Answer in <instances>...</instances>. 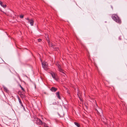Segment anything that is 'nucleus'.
<instances>
[{"instance_id": "aec40b11", "label": "nucleus", "mask_w": 127, "mask_h": 127, "mask_svg": "<svg viewBox=\"0 0 127 127\" xmlns=\"http://www.w3.org/2000/svg\"><path fill=\"white\" fill-rule=\"evenodd\" d=\"M20 104L21 105V106H22V107H23V108H24V109H25V108H24V106H23V104H22H22Z\"/></svg>"}, {"instance_id": "f257e3e1", "label": "nucleus", "mask_w": 127, "mask_h": 127, "mask_svg": "<svg viewBox=\"0 0 127 127\" xmlns=\"http://www.w3.org/2000/svg\"><path fill=\"white\" fill-rule=\"evenodd\" d=\"M112 18L114 21L117 23H118L119 24H121V20L116 15L113 14L112 16Z\"/></svg>"}, {"instance_id": "9b49d317", "label": "nucleus", "mask_w": 127, "mask_h": 127, "mask_svg": "<svg viewBox=\"0 0 127 127\" xmlns=\"http://www.w3.org/2000/svg\"><path fill=\"white\" fill-rule=\"evenodd\" d=\"M56 94L58 98L59 99H60L61 97L60 96L59 92H57L56 93Z\"/></svg>"}, {"instance_id": "9d476101", "label": "nucleus", "mask_w": 127, "mask_h": 127, "mask_svg": "<svg viewBox=\"0 0 127 127\" xmlns=\"http://www.w3.org/2000/svg\"><path fill=\"white\" fill-rule=\"evenodd\" d=\"M97 111V113L100 114V113H102L101 110L100 108H98V110L95 109Z\"/></svg>"}, {"instance_id": "39448f33", "label": "nucleus", "mask_w": 127, "mask_h": 127, "mask_svg": "<svg viewBox=\"0 0 127 127\" xmlns=\"http://www.w3.org/2000/svg\"><path fill=\"white\" fill-rule=\"evenodd\" d=\"M35 120L36 121V124L38 125H41L43 124V123L42 122L41 120L38 119V118H36L35 119Z\"/></svg>"}, {"instance_id": "f03ea898", "label": "nucleus", "mask_w": 127, "mask_h": 127, "mask_svg": "<svg viewBox=\"0 0 127 127\" xmlns=\"http://www.w3.org/2000/svg\"><path fill=\"white\" fill-rule=\"evenodd\" d=\"M56 65L58 67L59 71L61 73V74L65 77L66 76V75L64 72L63 69L61 68L60 65L58 63L56 64Z\"/></svg>"}, {"instance_id": "f3484780", "label": "nucleus", "mask_w": 127, "mask_h": 127, "mask_svg": "<svg viewBox=\"0 0 127 127\" xmlns=\"http://www.w3.org/2000/svg\"><path fill=\"white\" fill-rule=\"evenodd\" d=\"M20 87L21 89V90L23 91H24V89L22 87L21 85H20Z\"/></svg>"}, {"instance_id": "423d86ee", "label": "nucleus", "mask_w": 127, "mask_h": 127, "mask_svg": "<svg viewBox=\"0 0 127 127\" xmlns=\"http://www.w3.org/2000/svg\"><path fill=\"white\" fill-rule=\"evenodd\" d=\"M51 75L52 76V77L55 79L56 80H58V78H56V75H55V74L53 72H52L51 73Z\"/></svg>"}, {"instance_id": "0eeeda50", "label": "nucleus", "mask_w": 127, "mask_h": 127, "mask_svg": "<svg viewBox=\"0 0 127 127\" xmlns=\"http://www.w3.org/2000/svg\"><path fill=\"white\" fill-rule=\"evenodd\" d=\"M27 20H28V22H29L31 26L33 25V21L32 20H29L28 18L26 19Z\"/></svg>"}, {"instance_id": "2eb2a0df", "label": "nucleus", "mask_w": 127, "mask_h": 127, "mask_svg": "<svg viewBox=\"0 0 127 127\" xmlns=\"http://www.w3.org/2000/svg\"><path fill=\"white\" fill-rule=\"evenodd\" d=\"M20 104H22V103L21 102V100L19 98H18Z\"/></svg>"}, {"instance_id": "f8f14e48", "label": "nucleus", "mask_w": 127, "mask_h": 127, "mask_svg": "<svg viewBox=\"0 0 127 127\" xmlns=\"http://www.w3.org/2000/svg\"><path fill=\"white\" fill-rule=\"evenodd\" d=\"M74 124H75V125L78 127H80V125L78 123L76 122H75L74 123Z\"/></svg>"}, {"instance_id": "dca6fc26", "label": "nucleus", "mask_w": 127, "mask_h": 127, "mask_svg": "<svg viewBox=\"0 0 127 127\" xmlns=\"http://www.w3.org/2000/svg\"><path fill=\"white\" fill-rule=\"evenodd\" d=\"M78 96L79 97L80 101L82 102H83V100L82 99V98H81V97L80 96H79L78 94Z\"/></svg>"}, {"instance_id": "4468645a", "label": "nucleus", "mask_w": 127, "mask_h": 127, "mask_svg": "<svg viewBox=\"0 0 127 127\" xmlns=\"http://www.w3.org/2000/svg\"><path fill=\"white\" fill-rule=\"evenodd\" d=\"M3 89H4V91L5 92H7L8 91L7 90V88L6 87H5V86H3Z\"/></svg>"}, {"instance_id": "1a4fd4ad", "label": "nucleus", "mask_w": 127, "mask_h": 127, "mask_svg": "<svg viewBox=\"0 0 127 127\" xmlns=\"http://www.w3.org/2000/svg\"><path fill=\"white\" fill-rule=\"evenodd\" d=\"M0 5L3 8H5L6 7V4H3L2 2L0 1Z\"/></svg>"}, {"instance_id": "20e7f679", "label": "nucleus", "mask_w": 127, "mask_h": 127, "mask_svg": "<svg viewBox=\"0 0 127 127\" xmlns=\"http://www.w3.org/2000/svg\"><path fill=\"white\" fill-rule=\"evenodd\" d=\"M43 67L45 70H47L48 68L47 63L46 62H43L42 63Z\"/></svg>"}, {"instance_id": "7ed1b4c3", "label": "nucleus", "mask_w": 127, "mask_h": 127, "mask_svg": "<svg viewBox=\"0 0 127 127\" xmlns=\"http://www.w3.org/2000/svg\"><path fill=\"white\" fill-rule=\"evenodd\" d=\"M48 42L49 44V46L50 47L51 49H54L56 51H58V50H59V48L56 47L55 45H54L52 43H50L49 41H48Z\"/></svg>"}, {"instance_id": "412c9836", "label": "nucleus", "mask_w": 127, "mask_h": 127, "mask_svg": "<svg viewBox=\"0 0 127 127\" xmlns=\"http://www.w3.org/2000/svg\"><path fill=\"white\" fill-rule=\"evenodd\" d=\"M119 40H121V37H119Z\"/></svg>"}, {"instance_id": "6e6552de", "label": "nucleus", "mask_w": 127, "mask_h": 127, "mask_svg": "<svg viewBox=\"0 0 127 127\" xmlns=\"http://www.w3.org/2000/svg\"><path fill=\"white\" fill-rule=\"evenodd\" d=\"M57 88L54 87H52L50 89V90L53 92H55L57 90Z\"/></svg>"}, {"instance_id": "a211bd4d", "label": "nucleus", "mask_w": 127, "mask_h": 127, "mask_svg": "<svg viewBox=\"0 0 127 127\" xmlns=\"http://www.w3.org/2000/svg\"><path fill=\"white\" fill-rule=\"evenodd\" d=\"M20 17L21 18H23L24 17V16L23 15H21L20 16Z\"/></svg>"}, {"instance_id": "6ab92c4d", "label": "nucleus", "mask_w": 127, "mask_h": 127, "mask_svg": "<svg viewBox=\"0 0 127 127\" xmlns=\"http://www.w3.org/2000/svg\"><path fill=\"white\" fill-rule=\"evenodd\" d=\"M41 39H38V40L39 42H40L41 41Z\"/></svg>"}, {"instance_id": "ddd939ff", "label": "nucleus", "mask_w": 127, "mask_h": 127, "mask_svg": "<svg viewBox=\"0 0 127 127\" xmlns=\"http://www.w3.org/2000/svg\"><path fill=\"white\" fill-rule=\"evenodd\" d=\"M43 125L44 127H49L48 126L47 124L45 123H43Z\"/></svg>"}]
</instances>
